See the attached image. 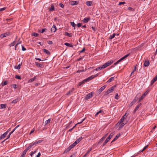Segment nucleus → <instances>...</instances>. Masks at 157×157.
I'll list each match as a JSON object with an SVG mask.
<instances>
[{
    "label": "nucleus",
    "instance_id": "f257e3e1",
    "mask_svg": "<svg viewBox=\"0 0 157 157\" xmlns=\"http://www.w3.org/2000/svg\"><path fill=\"white\" fill-rule=\"evenodd\" d=\"M113 60H110L108 61L107 62L104 63V64L101 66L102 67H103V69L107 67L108 66H109V65L112 64L113 63Z\"/></svg>",
    "mask_w": 157,
    "mask_h": 157
},
{
    "label": "nucleus",
    "instance_id": "f03ea898",
    "mask_svg": "<svg viewBox=\"0 0 157 157\" xmlns=\"http://www.w3.org/2000/svg\"><path fill=\"white\" fill-rule=\"evenodd\" d=\"M116 87V85H114L111 87L105 93V94L107 95L112 92L114 90L115 88Z\"/></svg>",
    "mask_w": 157,
    "mask_h": 157
},
{
    "label": "nucleus",
    "instance_id": "7ed1b4c3",
    "mask_svg": "<svg viewBox=\"0 0 157 157\" xmlns=\"http://www.w3.org/2000/svg\"><path fill=\"white\" fill-rule=\"evenodd\" d=\"M94 94V92H91L89 93L85 96V99L87 100L90 98H92L93 97Z\"/></svg>",
    "mask_w": 157,
    "mask_h": 157
},
{
    "label": "nucleus",
    "instance_id": "20e7f679",
    "mask_svg": "<svg viewBox=\"0 0 157 157\" xmlns=\"http://www.w3.org/2000/svg\"><path fill=\"white\" fill-rule=\"evenodd\" d=\"M10 33L9 32H6L4 33L1 34L0 36V37L1 38H3L4 37L9 36L10 35Z\"/></svg>",
    "mask_w": 157,
    "mask_h": 157
},
{
    "label": "nucleus",
    "instance_id": "39448f33",
    "mask_svg": "<svg viewBox=\"0 0 157 157\" xmlns=\"http://www.w3.org/2000/svg\"><path fill=\"white\" fill-rule=\"evenodd\" d=\"M9 132V131L8 130L4 133H3L2 135H1L0 136V140H1L5 138L8 134Z\"/></svg>",
    "mask_w": 157,
    "mask_h": 157
},
{
    "label": "nucleus",
    "instance_id": "423d86ee",
    "mask_svg": "<svg viewBox=\"0 0 157 157\" xmlns=\"http://www.w3.org/2000/svg\"><path fill=\"white\" fill-rule=\"evenodd\" d=\"M138 98L136 97H135V98L133 100V101L130 103L129 104V106L131 107L137 101Z\"/></svg>",
    "mask_w": 157,
    "mask_h": 157
},
{
    "label": "nucleus",
    "instance_id": "0eeeda50",
    "mask_svg": "<svg viewBox=\"0 0 157 157\" xmlns=\"http://www.w3.org/2000/svg\"><path fill=\"white\" fill-rule=\"evenodd\" d=\"M98 75V74H96L95 75H92L91 76L86 78L87 81L88 82L91 79H93L95 77L97 76Z\"/></svg>",
    "mask_w": 157,
    "mask_h": 157
},
{
    "label": "nucleus",
    "instance_id": "6e6552de",
    "mask_svg": "<svg viewBox=\"0 0 157 157\" xmlns=\"http://www.w3.org/2000/svg\"><path fill=\"white\" fill-rule=\"evenodd\" d=\"M90 20V17H85L82 20L83 22L86 23L88 22Z\"/></svg>",
    "mask_w": 157,
    "mask_h": 157
},
{
    "label": "nucleus",
    "instance_id": "1a4fd4ad",
    "mask_svg": "<svg viewBox=\"0 0 157 157\" xmlns=\"http://www.w3.org/2000/svg\"><path fill=\"white\" fill-rule=\"evenodd\" d=\"M100 113L101 114V115H103L104 113L103 111L100 110L96 113L95 116H97Z\"/></svg>",
    "mask_w": 157,
    "mask_h": 157
},
{
    "label": "nucleus",
    "instance_id": "9d476101",
    "mask_svg": "<svg viewBox=\"0 0 157 157\" xmlns=\"http://www.w3.org/2000/svg\"><path fill=\"white\" fill-rule=\"evenodd\" d=\"M56 25H53L51 29V31L52 32H55L56 31Z\"/></svg>",
    "mask_w": 157,
    "mask_h": 157
},
{
    "label": "nucleus",
    "instance_id": "9b49d317",
    "mask_svg": "<svg viewBox=\"0 0 157 157\" xmlns=\"http://www.w3.org/2000/svg\"><path fill=\"white\" fill-rule=\"evenodd\" d=\"M107 86L106 85H105L101 87L100 89H99L98 90L99 92L100 93L102 92L104 89Z\"/></svg>",
    "mask_w": 157,
    "mask_h": 157
},
{
    "label": "nucleus",
    "instance_id": "f8f14e48",
    "mask_svg": "<svg viewBox=\"0 0 157 157\" xmlns=\"http://www.w3.org/2000/svg\"><path fill=\"white\" fill-rule=\"evenodd\" d=\"M157 80V75L151 81V85H152L154 82Z\"/></svg>",
    "mask_w": 157,
    "mask_h": 157
},
{
    "label": "nucleus",
    "instance_id": "ddd939ff",
    "mask_svg": "<svg viewBox=\"0 0 157 157\" xmlns=\"http://www.w3.org/2000/svg\"><path fill=\"white\" fill-rule=\"evenodd\" d=\"M74 90V88H72L68 92H67V93L66 94L67 95H71L72 93Z\"/></svg>",
    "mask_w": 157,
    "mask_h": 157
},
{
    "label": "nucleus",
    "instance_id": "4468645a",
    "mask_svg": "<svg viewBox=\"0 0 157 157\" xmlns=\"http://www.w3.org/2000/svg\"><path fill=\"white\" fill-rule=\"evenodd\" d=\"M149 61H148L147 60H145V61H144V65L145 67H147L149 66Z\"/></svg>",
    "mask_w": 157,
    "mask_h": 157
},
{
    "label": "nucleus",
    "instance_id": "2eb2a0df",
    "mask_svg": "<svg viewBox=\"0 0 157 157\" xmlns=\"http://www.w3.org/2000/svg\"><path fill=\"white\" fill-rule=\"evenodd\" d=\"M129 54H128L126 55H125V56H124L123 57H122L120 59H119V60L120 61V62H121V61H122V60H124L125 58H127L128 56H129Z\"/></svg>",
    "mask_w": 157,
    "mask_h": 157
},
{
    "label": "nucleus",
    "instance_id": "dca6fc26",
    "mask_svg": "<svg viewBox=\"0 0 157 157\" xmlns=\"http://www.w3.org/2000/svg\"><path fill=\"white\" fill-rule=\"evenodd\" d=\"M125 118H126L125 117H124V116H123L120 121L118 122V123L117 124L118 125V124L120 123H122L124 121V119H125Z\"/></svg>",
    "mask_w": 157,
    "mask_h": 157
},
{
    "label": "nucleus",
    "instance_id": "f3484780",
    "mask_svg": "<svg viewBox=\"0 0 157 157\" xmlns=\"http://www.w3.org/2000/svg\"><path fill=\"white\" fill-rule=\"evenodd\" d=\"M88 82V81H87V79L86 78V79H85L84 80H83L82 82H79V85L80 86L81 85L85 83V82Z\"/></svg>",
    "mask_w": 157,
    "mask_h": 157
},
{
    "label": "nucleus",
    "instance_id": "a211bd4d",
    "mask_svg": "<svg viewBox=\"0 0 157 157\" xmlns=\"http://www.w3.org/2000/svg\"><path fill=\"white\" fill-rule=\"evenodd\" d=\"M43 51L45 53L48 54V55H50V52L48 51V50L44 49L43 50Z\"/></svg>",
    "mask_w": 157,
    "mask_h": 157
},
{
    "label": "nucleus",
    "instance_id": "6ab92c4d",
    "mask_svg": "<svg viewBox=\"0 0 157 157\" xmlns=\"http://www.w3.org/2000/svg\"><path fill=\"white\" fill-rule=\"evenodd\" d=\"M148 92L147 91H146L140 97L142 99H144L145 96L147 94Z\"/></svg>",
    "mask_w": 157,
    "mask_h": 157
},
{
    "label": "nucleus",
    "instance_id": "aec40b11",
    "mask_svg": "<svg viewBox=\"0 0 157 157\" xmlns=\"http://www.w3.org/2000/svg\"><path fill=\"white\" fill-rule=\"evenodd\" d=\"M64 45L66 46H67L69 47L72 48L73 47V45L71 44H69L68 43H66L64 44Z\"/></svg>",
    "mask_w": 157,
    "mask_h": 157
},
{
    "label": "nucleus",
    "instance_id": "412c9836",
    "mask_svg": "<svg viewBox=\"0 0 157 157\" xmlns=\"http://www.w3.org/2000/svg\"><path fill=\"white\" fill-rule=\"evenodd\" d=\"M141 105V103H140L138 105H137L136 107L135 108V109L134 110V112L135 113L137 110L138 109H139Z\"/></svg>",
    "mask_w": 157,
    "mask_h": 157
},
{
    "label": "nucleus",
    "instance_id": "4be33fe9",
    "mask_svg": "<svg viewBox=\"0 0 157 157\" xmlns=\"http://www.w3.org/2000/svg\"><path fill=\"white\" fill-rule=\"evenodd\" d=\"M118 124H120V126L119 127V129H121L125 125V124L123 122L122 123H120Z\"/></svg>",
    "mask_w": 157,
    "mask_h": 157
},
{
    "label": "nucleus",
    "instance_id": "5701e85b",
    "mask_svg": "<svg viewBox=\"0 0 157 157\" xmlns=\"http://www.w3.org/2000/svg\"><path fill=\"white\" fill-rule=\"evenodd\" d=\"M120 136V134H117V135L115 137L114 139H113V140L112 141V142H113L115 140H116Z\"/></svg>",
    "mask_w": 157,
    "mask_h": 157
},
{
    "label": "nucleus",
    "instance_id": "b1692460",
    "mask_svg": "<svg viewBox=\"0 0 157 157\" xmlns=\"http://www.w3.org/2000/svg\"><path fill=\"white\" fill-rule=\"evenodd\" d=\"M92 4V1H87L86 2V5L88 6H91Z\"/></svg>",
    "mask_w": 157,
    "mask_h": 157
},
{
    "label": "nucleus",
    "instance_id": "393cba45",
    "mask_svg": "<svg viewBox=\"0 0 157 157\" xmlns=\"http://www.w3.org/2000/svg\"><path fill=\"white\" fill-rule=\"evenodd\" d=\"M1 107L0 109H5L6 108V104H1L0 105Z\"/></svg>",
    "mask_w": 157,
    "mask_h": 157
},
{
    "label": "nucleus",
    "instance_id": "a878e982",
    "mask_svg": "<svg viewBox=\"0 0 157 157\" xmlns=\"http://www.w3.org/2000/svg\"><path fill=\"white\" fill-rule=\"evenodd\" d=\"M19 101V99L17 98L14 99L13 101H12L11 103L12 104H15V103H17V102H18Z\"/></svg>",
    "mask_w": 157,
    "mask_h": 157
},
{
    "label": "nucleus",
    "instance_id": "bb28decb",
    "mask_svg": "<svg viewBox=\"0 0 157 157\" xmlns=\"http://www.w3.org/2000/svg\"><path fill=\"white\" fill-rule=\"evenodd\" d=\"M82 139V137H80L78 139L76 140L75 142L77 144Z\"/></svg>",
    "mask_w": 157,
    "mask_h": 157
},
{
    "label": "nucleus",
    "instance_id": "cd10ccee",
    "mask_svg": "<svg viewBox=\"0 0 157 157\" xmlns=\"http://www.w3.org/2000/svg\"><path fill=\"white\" fill-rule=\"evenodd\" d=\"M110 140V139H109L107 137L103 143V146L105 145Z\"/></svg>",
    "mask_w": 157,
    "mask_h": 157
},
{
    "label": "nucleus",
    "instance_id": "c85d7f7f",
    "mask_svg": "<svg viewBox=\"0 0 157 157\" xmlns=\"http://www.w3.org/2000/svg\"><path fill=\"white\" fill-rule=\"evenodd\" d=\"M35 64L36 66L38 67H42V64L39 63L38 62H36Z\"/></svg>",
    "mask_w": 157,
    "mask_h": 157
},
{
    "label": "nucleus",
    "instance_id": "c756f323",
    "mask_svg": "<svg viewBox=\"0 0 157 157\" xmlns=\"http://www.w3.org/2000/svg\"><path fill=\"white\" fill-rule=\"evenodd\" d=\"M36 76H35L34 78L30 79L29 81V82H31L34 81L36 78Z\"/></svg>",
    "mask_w": 157,
    "mask_h": 157
},
{
    "label": "nucleus",
    "instance_id": "7c9ffc66",
    "mask_svg": "<svg viewBox=\"0 0 157 157\" xmlns=\"http://www.w3.org/2000/svg\"><path fill=\"white\" fill-rule=\"evenodd\" d=\"M51 121V119L50 118L48 120H46L45 122V125H44L45 126L47 124H48V123H49Z\"/></svg>",
    "mask_w": 157,
    "mask_h": 157
},
{
    "label": "nucleus",
    "instance_id": "2f4dec72",
    "mask_svg": "<svg viewBox=\"0 0 157 157\" xmlns=\"http://www.w3.org/2000/svg\"><path fill=\"white\" fill-rule=\"evenodd\" d=\"M116 34L115 33H113L112 35H110L109 36V39L111 40L113 38H114Z\"/></svg>",
    "mask_w": 157,
    "mask_h": 157
},
{
    "label": "nucleus",
    "instance_id": "473e14b6",
    "mask_svg": "<svg viewBox=\"0 0 157 157\" xmlns=\"http://www.w3.org/2000/svg\"><path fill=\"white\" fill-rule=\"evenodd\" d=\"M54 10V6L53 5H51L50 8L49 9V10L50 11H52Z\"/></svg>",
    "mask_w": 157,
    "mask_h": 157
},
{
    "label": "nucleus",
    "instance_id": "72a5a7b5",
    "mask_svg": "<svg viewBox=\"0 0 157 157\" xmlns=\"http://www.w3.org/2000/svg\"><path fill=\"white\" fill-rule=\"evenodd\" d=\"M15 131L13 129L11 132H10L9 134L7 136V139H6V140H7V139H8V138H9L10 137V135H11L12 134L13 132Z\"/></svg>",
    "mask_w": 157,
    "mask_h": 157
},
{
    "label": "nucleus",
    "instance_id": "f704fd0d",
    "mask_svg": "<svg viewBox=\"0 0 157 157\" xmlns=\"http://www.w3.org/2000/svg\"><path fill=\"white\" fill-rule=\"evenodd\" d=\"M114 132H112L110 133V135L108 137V138L110 139L112 137V136L114 135Z\"/></svg>",
    "mask_w": 157,
    "mask_h": 157
},
{
    "label": "nucleus",
    "instance_id": "c9c22d12",
    "mask_svg": "<svg viewBox=\"0 0 157 157\" xmlns=\"http://www.w3.org/2000/svg\"><path fill=\"white\" fill-rule=\"evenodd\" d=\"M65 35L66 36H67L68 37H71L72 36V35L71 34L67 32H66L65 33Z\"/></svg>",
    "mask_w": 157,
    "mask_h": 157
},
{
    "label": "nucleus",
    "instance_id": "e433bc0d",
    "mask_svg": "<svg viewBox=\"0 0 157 157\" xmlns=\"http://www.w3.org/2000/svg\"><path fill=\"white\" fill-rule=\"evenodd\" d=\"M108 135V133L106 134L101 139H100V141H103V140H104L105 139V138L106 137V136H107Z\"/></svg>",
    "mask_w": 157,
    "mask_h": 157
},
{
    "label": "nucleus",
    "instance_id": "4c0bfd02",
    "mask_svg": "<svg viewBox=\"0 0 157 157\" xmlns=\"http://www.w3.org/2000/svg\"><path fill=\"white\" fill-rule=\"evenodd\" d=\"M77 144L75 143V142H74L73 144H71L70 146V147L72 149L74 147H75Z\"/></svg>",
    "mask_w": 157,
    "mask_h": 157
},
{
    "label": "nucleus",
    "instance_id": "58836bf2",
    "mask_svg": "<svg viewBox=\"0 0 157 157\" xmlns=\"http://www.w3.org/2000/svg\"><path fill=\"white\" fill-rule=\"evenodd\" d=\"M114 78L113 77H112L108 80L107 81V82H111L114 80Z\"/></svg>",
    "mask_w": 157,
    "mask_h": 157
},
{
    "label": "nucleus",
    "instance_id": "ea45409f",
    "mask_svg": "<svg viewBox=\"0 0 157 157\" xmlns=\"http://www.w3.org/2000/svg\"><path fill=\"white\" fill-rule=\"evenodd\" d=\"M71 148L70 147V146L67 148L65 151L64 153L65 152H67L69 151L71 149Z\"/></svg>",
    "mask_w": 157,
    "mask_h": 157
},
{
    "label": "nucleus",
    "instance_id": "a19ab883",
    "mask_svg": "<svg viewBox=\"0 0 157 157\" xmlns=\"http://www.w3.org/2000/svg\"><path fill=\"white\" fill-rule=\"evenodd\" d=\"M71 5H75L77 4V2L76 1H72L71 2Z\"/></svg>",
    "mask_w": 157,
    "mask_h": 157
},
{
    "label": "nucleus",
    "instance_id": "79ce46f5",
    "mask_svg": "<svg viewBox=\"0 0 157 157\" xmlns=\"http://www.w3.org/2000/svg\"><path fill=\"white\" fill-rule=\"evenodd\" d=\"M103 69V67H102V66L97 67L95 69V70L97 71H100Z\"/></svg>",
    "mask_w": 157,
    "mask_h": 157
},
{
    "label": "nucleus",
    "instance_id": "37998d69",
    "mask_svg": "<svg viewBox=\"0 0 157 157\" xmlns=\"http://www.w3.org/2000/svg\"><path fill=\"white\" fill-rule=\"evenodd\" d=\"M8 83V82L6 81H5L4 82H2V86H3L5 85H6Z\"/></svg>",
    "mask_w": 157,
    "mask_h": 157
},
{
    "label": "nucleus",
    "instance_id": "c03bdc74",
    "mask_svg": "<svg viewBox=\"0 0 157 157\" xmlns=\"http://www.w3.org/2000/svg\"><path fill=\"white\" fill-rule=\"evenodd\" d=\"M27 152V151L25 150L23 151L22 152V153L21 155L25 157V155L26 154V153Z\"/></svg>",
    "mask_w": 157,
    "mask_h": 157
},
{
    "label": "nucleus",
    "instance_id": "a18cd8bd",
    "mask_svg": "<svg viewBox=\"0 0 157 157\" xmlns=\"http://www.w3.org/2000/svg\"><path fill=\"white\" fill-rule=\"evenodd\" d=\"M85 119V118L82 119L81 121H80V122L78 121V122L77 124H80L82 123ZM79 121V120H78V121Z\"/></svg>",
    "mask_w": 157,
    "mask_h": 157
},
{
    "label": "nucleus",
    "instance_id": "49530a36",
    "mask_svg": "<svg viewBox=\"0 0 157 157\" xmlns=\"http://www.w3.org/2000/svg\"><path fill=\"white\" fill-rule=\"evenodd\" d=\"M128 10L130 11H132V12H133L134 11V9L130 7H129L128 8Z\"/></svg>",
    "mask_w": 157,
    "mask_h": 157
},
{
    "label": "nucleus",
    "instance_id": "de8ad7c7",
    "mask_svg": "<svg viewBox=\"0 0 157 157\" xmlns=\"http://www.w3.org/2000/svg\"><path fill=\"white\" fill-rule=\"evenodd\" d=\"M70 23L71 24V25L73 27H75L76 26V24L75 23L73 22H70Z\"/></svg>",
    "mask_w": 157,
    "mask_h": 157
},
{
    "label": "nucleus",
    "instance_id": "09e8293b",
    "mask_svg": "<svg viewBox=\"0 0 157 157\" xmlns=\"http://www.w3.org/2000/svg\"><path fill=\"white\" fill-rule=\"evenodd\" d=\"M15 44V42L14 41L13 43L10 44V47H12L14 46V45Z\"/></svg>",
    "mask_w": 157,
    "mask_h": 157
},
{
    "label": "nucleus",
    "instance_id": "8fccbe9b",
    "mask_svg": "<svg viewBox=\"0 0 157 157\" xmlns=\"http://www.w3.org/2000/svg\"><path fill=\"white\" fill-rule=\"evenodd\" d=\"M21 64H19L15 68L18 70L19 69L21 68L20 66Z\"/></svg>",
    "mask_w": 157,
    "mask_h": 157
},
{
    "label": "nucleus",
    "instance_id": "3c124183",
    "mask_svg": "<svg viewBox=\"0 0 157 157\" xmlns=\"http://www.w3.org/2000/svg\"><path fill=\"white\" fill-rule=\"evenodd\" d=\"M15 78L18 79H21V77L18 75H16L15 77Z\"/></svg>",
    "mask_w": 157,
    "mask_h": 157
},
{
    "label": "nucleus",
    "instance_id": "603ef678",
    "mask_svg": "<svg viewBox=\"0 0 157 157\" xmlns=\"http://www.w3.org/2000/svg\"><path fill=\"white\" fill-rule=\"evenodd\" d=\"M12 87L14 89H16L17 88V86L16 84H13L12 85Z\"/></svg>",
    "mask_w": 157,
    "mask_h": 157
},
{
    "label": "nucleus",
    "instance_id": "864d4df0",
    "mask_svg": "<svg viewBox=\"0 0 157 157\" xmlns=\"http://www.w3.org/2000/svg\"><path fill=\"white\" fill-rule=\"evenodd\" d=\"M33 146V144L32 143L30 144H29V145L28 147H29V148L30 149Z\"/></svg>",
    "mask_w": 157,
    "mask_h": 157
},
{
    "label": "nucleus",
    "instance_id": "5fc2aeb1",
    "mask_svg": "<svg viewBox=\"0 0 157 157\" xmlns=\"http://www.w3.org/2000/svg\"><path fill=\"white\" fill-rule=\"evenodd\" d=\"M33 146V144L32 143L30 144H29V145L28 147H29V148L30 149Z\"/></svg>",
    "mask_w": 157,
    "mask_h": 157
},
{
    "label": "nucleus",
    "instance_id": "6e6d98bb",
    "mask_svg": "<svg viewBox=\"0 0 157 157\" xmlns=\"http://www.w3.org/2000/svg\"><path fill=\"white\" fill-rule=\"evenodd\" d=\"M33 146V144L32 143L30 144H29V145L28 147H29V148L30 149Z\"/></svg>",
    "mask_w": 157,
    "mask_h": 157
},
{
    "label": "nucleus",
    "instance_id": "4d7b16f0",
    "mask_svg": "<svg viewBox=\"0 0 157 157\" xmlns=\"http://www.w3.org/2000/svg\"><path fill=\"white\" fill-rule=\"evenodd\" d=\"M59 6L62 8H63L64 7V5L62 3H59Z\"/></svg>",
    "mask_w": 157,
    "mask_h": 157
},
{
    "label": "nucleus",
    "instance_id": "13d9d810",
    "mask_svg": "<svg viewBox=\"0 0 157 157\" xmlns=\"http://www.w3.org/2000/svg\"><path fill=\"white\" fill-rule=\"evenodd\" d=\"M84 70H78V71H77V73H79L80 72H84Z\"/></svg>",
    "mask_w": 157,
    "mask_h": 157
},
{
    "label": "nucleus",
    "instance_id": "bf43d9fd",
    "mask_svg": "<svg viewBox=\"0 0 157 157\" xmlns=\"http://www.w3.org/2000/svg\"><path fill=\"white\" fill-rule=\"evenodd\" d=\"M92 29L93 30H94V31H96V27H91Z\"/></svg>",
    "mask_w": 157,
    "mask_h": 157
},
{
    "label": "nucleus",
    "instance_id": "052dcab7",
    "mask_svg": "<svg viewBox=\"0 0 157 157\" xmlns=\"http://www.w3.org/2000/svg\"><path fill=\"white\" fill-rule=\"evenodd\" d=\"M33 36H38V34L37 33H34L33 34Z\"/></svg>",
    "mask_w": 157,
    "mask_h": 157
},
{
    "label": "nucleus",
    "instance_id": "680f3d73",
    "mask_svg": "<svg viewBox=\"0 0 157 157\" xmlns=\"http://www.w3.org/2000/svg\"><path fill=\"white\" fill-rule=\"evenodd\" d=\"M47 42L49 44H52L53 43V42L52 41L50 40L48 41Z\"/></svg>",
    "mask_w": 157,
    "mask_h": 157
},
{
    "label": "nucleus",
    "instance_id": "e2e57ef3",
    "mask_svg": "<svg viewBox=\"0 0 157 157\" xmlns=\"http://www.w3.org/2000/svg\"><path fill=\"white\" fill-rule=\"evenodd\" d=\"M22 50L23 51H25L26 50V49L24 47L23 45H22Z\"/></svg>",
    "mask_w": 157,
    "mask_h": 157
},
{
    "label": "nucleus",
    "instance_id": "0e129e2a",
    "mask_svg": "<svg viewBox=\"0 0 157 157\" xmlns=\"http://www.w3.org/2000/svg\"><path fill=\"white\" fill-rule=\"evenodd\" d=\"M120 62V61L119 60L117 62H116V63H114V65H116L117 64Z\"/></svg>",
    "mask_w": 157,
    "mask_h": 157
},
{
    "label": "nucleus",
    "instance_id": "69168bd1",
    "mask_svg": "<svg viewBox=\"0 0 157 157\" xmlns=\"http://www.w3.org/2000/svg\"><path fill=\"white\" fill-rule=\"evenodd\" d=\"M6 9V7H4V8H1V9H0V11H2Z\"/></svg>",
    "mask_w": 157,
    "mask_h": 157
},
{
    "label": "nucleus",
    "instance_id": "338daca9",
    "mask_svg": "<svg viewBox=\"0 0 157 157\" xmlns=\"http://www.w3.org/2000/svg\"><path fill=\"white\" fill-rule=\"evenodd\" d=\"M125 2H119L118 5H121L122 4H125Z\"/></svg>",
    "mask_w": 157,
    "mask_h": 157
},
{
    "label": "nucleus",
    "instance_id": "774afa93",
    "mask_svg": "<svg viewBox=\"0 0 157 157\" xmlns=\"http://www.w3.org/2000/svg\"><path fill=\"white\" fill-rule=\"evenodd\" d=\"M128 114L127 113H126L124 114L123 115V116L125 117L126 118V117H127L128 116Z\"/></svg>",
    "mask_w": 157,
    "mask_h": 157
}]
</instances>
